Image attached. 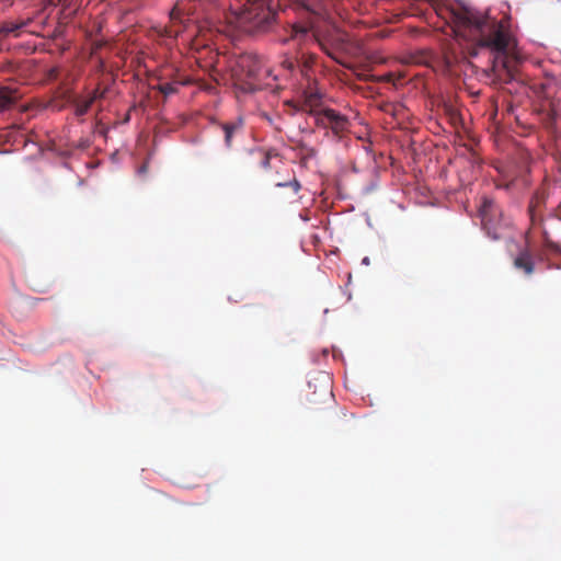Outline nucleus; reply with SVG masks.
<instances>
[{
  "mask_svg": "<svg viewBox=\"0 0 561 561\" xmlns=\"http://www.w3.org/2000/svg\"><path fill=\"white\" fill-rule=\"evenodd\" d=\"M438 15L451 26L457 41L467 44L471 57H476L481 49L505 56L513 44V36L505 22L491 16L488 11L457 3L442 8Z\"/></svg>",
  "mask_w": 561,
  "mask_h": 561,
  "instance_id": "f257e3e1",
  "label": "nucleus"
},
{
  "mask_svg": "<svg viewBox=\"0 0 561 561\" xmlns=\"http://www.w3.org/2000/svg\"><path fill=\"white\" fill-rule=\"evenodd\" d=\"M290 2L307 11H313L311 5L305 0H248L247 4L242 8L230 4L226 20L229 24L244 33L267 32L276 23L277 10L285 8Z\"/></svg>",
  "mask_w": 561,
  "mask_h": 561,
  "instance_id": "f03ea898",
  "label": "nucleus"
},
{
  "mask_svg": "<svg viewBox=\"0 0 561 561\" xmlns=\"http://www.w3.org/2000/svg\"><path fill=\"white\" fill-rule=\"evenodd\" d=\"M478 211L484 231L493 241L507 244L514 242L512 221L492 198L483 196Z\"/></svg>",
  "mask_w": 561,
  "mask_h": 561,
  "instance_id": "7ed1b4c3",
  "label": "nucleus"
},
{
  "mask_svg": "<svg viewBox=\"0 0 561 561\" xmlns=\"http://www.w3.org/2000/svg\"><path fill=\"white\" fill-rule=\"evenodd\" d=\"M318 103L319 95L317 93H309L305 96V101L301 105V111L312 115L318 127L331 129L332 133L339 137H342L350 130L351 122L347 116L333 108H319Z\"/></svg>",
  "mask_w": 561,
  "mask_h": 561,
  "instance_id": "20e7f679",
  "label": "nucleus"
},
{
  "mask_svg": "<svg viewBox=\"0 0 561 561\" xmlns=\"http://www.w3.org/2000/svg\"><path fill=\"white\" fill-rule=\"evenodd\" d=\"M289 39L296 42L299 45L306 43L307 41L316 42L321 47V49L334 60H337V57L334 51V45L340 46L344 43V39L341 36L331 39L318 36L316 34H310L309 28L304 25H294L291 27Z\"/></svg>",
  "mask_w": 561,
  "mask_h": 561,
  "instance_id": "39448f33",
  "label": "nucleus"
},
{
  "mask_svg": "<svg viewBox=\"0 0 561 561\" xmlns=\"http://www.w3.org/2000/svg\"><path fill=\"white\" fill-rule=\"evenodd\" d=\"M236 76L260 81L264 76H271L270 69H263L261 58L255 54H242L238 57L234 69Z\"/></svg>",
  "mask_w": 561,
  "mask_h": 561,
  "instance_id": "423d86ee",
  "label": "nucleus"
},
{
  "mask_svg": "<svg viewBox=\"0 0 561 561\" xmlns=\"http://www.w3.org/2000/svg\"><path fill=\"white\" fill-rule=\"evenodd\" d=\"M33 22V18L21 19L16 22H3L0 24V38H7L9 36L19 37L21 30L26 28Z\"/></svg>",
  "mask_w": 561,
  "mask_h": 561,
  "instance_id": "0eeeda50",
  "label": "nucleus"
},
{
  "mask_svg": "<svg viewBox=\"0 0 561 561\" xmlns=\"http://www.w3.org/2000/svg\"><path fill=\"white\" fill-rule=\"evenodd\" d=\"M21 98L22 94L16 87H0V112L11 108Z\"/></svg>",
  "mask_w": 561,
  "mask_h": 561,
  "instance_id": "6e6552de",
  "label": "nucleus"
},
{
  "mask_svg": "<svg viewBox=\"0 0 561 561\" xmlns=\"http://www.w3.org/2000/svg\"><path fill=\"white\" fill-rule=\"evenodd\" d=\"M220 127L225 134V145L228 149H231L233 147L234 137L241 133L243 128V118L237 117L233 121L221 124Z\"/></svg>",
  "mask_w": 561,
  "mask_h": 561,
  "instance_id": "1a4fd4ad",
  "label": "nucleus"
},
{
  "mask_svg": "<svg viewBox=\"0 0 561 561\" xmlns=\"http://www.w3.org/2000/svg\"><path fill=\"white\" fill-rule=\"evenodd\" d=\"M249 154L256 159L260 163V167L263 169H268L271 164L272 157H276L277 154L271 150H265L260 147H254L249 149Z\"/></svg>",
  "mask_w": 561,
  "mask_h": 561,
  "instance_id": "9d476101",
  "label": "nucleus"
},
{
  "mask_svg": "<svg viewBox=\"0 0 561 561\" xmlns=\"http://www.w3.org/2000/svg\"><path fill=\"white\" fill-rule=\"evenodd\" d=\"M185 84H188V80L178 78V79H173L172 81L160 82L159 84H157L154 87V89L160 91L167 98L172 94H175L178 92L179 85H185Z\"/></svg>",
  "mask_w": 561,
  "mask_h": 561,
  "instance_id": "9b49d317",
  "label": "nucleus"
},
{
  "mask_svg": "<svg viewBox=\"0 0 561 561\" xmlns=\"http://www.w3.org/2000/svg\"><path fill=\"white\" fill-rule=\"evenodd\" d=\"M545 193L537 192L529 203L528 211L533 226L536 225L537 218L539 217L540 207L545 204Z\"/></svg>",
  "mask_w": 561,
  "mask_h": 561,
  "instance_id": "f8f14e48",
  "label": "nucleus"
},
{
  "mask_svg": "<svg viewBox=\"0 0 561 561\" xmlns=\"http://www.w3.org/2000/svg\"><path fill=\"white\" fill-rule=\"evenodd\" d=\"M92 104V100H89L88 98L76 96L72 101L75 115L77 117L85 115Z\"/></svg>",
  "mask_w": 561,
  "mask_h": 561,
  "instance_id": "ddd939ff",
  "label": "nucleus"
},
{
  "mask_svg": "<svg viewBox=\"0 0 561 561\" xmlns=\"http://www.w3.org/2000/svg\"><path fill=\"white\" fill-rule=\"evenodd\" d=\"M516 268L523 270L526 274H531L534 271V262L531 255L527 252H523L514 260Z\"/></svg>",
  "mask_w": 561,
  "mask_h": 561,
  "instance_id": "4468645a",
  "label": "nucleus"
},
{
  "mask_svg": "<svg viewBox=\"0 0 561 561\" xmlns=\"http://www.w3.org/2000/svg\"><path fill=\"white\" fill-rule=\"evenodd\" d=\"M359 79L364 81H382V82H391L394 83V75L389 72L381 77H375V76H359Z\"/></svg>",
  "mask_w": 561,
  "mask_h": 561,
  "instance_id": "2eb2a0df",
  "label": "nucleus"
},
{
  "mask_svg": "<svg viewBox=\"0 0 561 561\" xmlns=\"http://www.w3.org/2000/svg\"><path fill=\"white\" fill-rule=\"evenodd\" d=\"M182 16H183V9L181 8V4L178 2L173 9L171 10L170 12V20L173 22V23H176V22H182Z\"/></svg>",
  "mask_w": 561,
  "mask_h": 561,
  "instance_id": "dca6fc26",
  "label": "nucleus"
},
{
  "mask_svg": "<svg viewBox=\"0 0 561 561\" xmlns=\"http://www.w3.org/2000/svg\"><path fill=\"white\" fill-rule=\"evenodd\" d=\"M107 89H101L98 87L92 91V93L88 96L89 100H92V103H94L96 100H101L105 96Z\"/></svg>",
  "mask_w": 561,
  "mask_h": 561,
  "instance_id": "f3484780",
  "label": "nucleus"
},
{
  "mask_svg": "<svg viewBox=\"0 0 561 561\" xmlns=\"http://www.w3.org/2000/svg\"><path fill=\"white\" fill-rule=\"evenodd\" d=\"M276 186H278V187L290 186L295 193H298V191L301 187L300 183L297 181L296 178H294L291 181L286 182V183L278 182V183H276Z\"/></svg>",
  "mask_w": 561,
  "mask_h": 561,
  "instance_id": "a211bd4d",
  "label": "nucleus"
},
{
  "mask_svg": "<svg viewBox=\"0 0 561 561\" xmlns=\"http://www.w3.org/2000/svg\"><path fill=\"white\" fill-rule=\"evenodd\" d=\"M72 0H48L49 5H59L62 4L64 7H69L71 4Z\"/></svg>",
  "mask_w": 561,
  "mask_h": 561,
  "instance_id": "6ab92c4d",
  "label": "nucleus"
},
{
  "mask_svg": "<svg viewBox=\"0 0 561 561\" xmlns=\"http://www.w3.org/2000/svg\"><path fill=\"white\" fill-rule=\"evenodd\" d=\"M14 0H0V12L10 8L13 4Z\"/></svg>",
  "mask_w": 561,
  "mask_h": 561,
  "instance_id": "aec40b11",
  "label": "nucleus"
},
{
  "mask_svg": "<svg viewBox=\"0 0 561 561\" xmlns=\"http://www.w3.org/2000/svg\"><path fill=\"white\" fill-rule=\"evenodd\" d=\"M58 68H51L49 71H48V78L50 80H56L58 78Z\"/></svg>",
  "mask_w": 561,
  "mask_h": 561,
  "instance_id": "412c9836",
  "label": "nucleus"
},
{
  "mask_svg": "<svg viewBox=\"0 0 561 561\" xmlns=\"http://www.w3.org/2000/svg\"><path fill=\"white\" fill-rule=\"evenodd\" d=\"M283 66L288 70H293L295 67V61L287 59L283 62Z\"/></svg>",
  "mask_w": 561,
  "mask_h": 561,
  "instance_id": "4be33fe9",
  "label": "nucleus"
},
{
  "mask_svg": "<svg viewBox=\"0 0 561 561\" xmlns=\"http://www.w3.org/2000/svg\"><path fill=\"white\" fill-rule=\"evenodd\" d=\"M262 117H263L264 119H266L271 125H273V124H274V122H273L272 117H271L267 113H263V114H262Z\"/></svg>",
  "mask_w": 561,
  "mask_h": 561,
  "instance_id": "5701e85b",
  "label": "nucleus"
},
{
  "mask_svg": "<svg viewBox=\"0 0 561 561\" xmlns=\"http://www.w3.org/2000/svg\"><path fill=\"white\" fill-rule=\"evenodd\" d=\"M554 216L558 218V219H561V204L558 206V208L556 209L554 211Z\"/></svg>",
  "mask_w": 561,
  "mask_h": 561,
  "instance_id": "b1692460",
  "label": "nucleus"
},
{
  "mask_svg": "<svg viewBox=\"0 0 561 561\" xmlns=\"http://www.w3.org/2000/svg\"><path fill=\"white\" fill-rule=\"evenodd\" d=\"M59 34H60V31H59L58 28H56V30L54 31V33H53V35H51V36H53L54 38H56V37H58V36H59Z\"/></svg>",
  "mask_w": 561,
  "mask_h": 561,
  "instance_id": "393cba45",
  "label": "nucleus"
},
{
  "mask_svg": "<svg viewBox=\"0 0 561 561\" xmlns=\"http://www.w3.org/2000/svg\"><path fill=\"white\" fill-rule=\"evenodd\" d=\"M337 250H339V249H337V248H335V250L330 251V253H331V254H336Z\"/></svg>",
  "mask_w": 561,
  "mask_h": 561,
  "instance_id": "a878e982",
  "label": "nucleus"
},
{
  "mask_svg": "<svg viewBox=\"0 0 561 561\" xmlns=\"http://www.w3.org/2000/svg\"><path fill=\"white\" fill-rule=\"evenodd\" d=\"M30 33H32V34H36V35H38V34H39L36 30H32V31H30Z\"/></svg>",
  "mask_w": 561,
  "mask_h": 561,
  "instance_id": "bb28decb",
  "label": "nucleus"
}]
</instances>
